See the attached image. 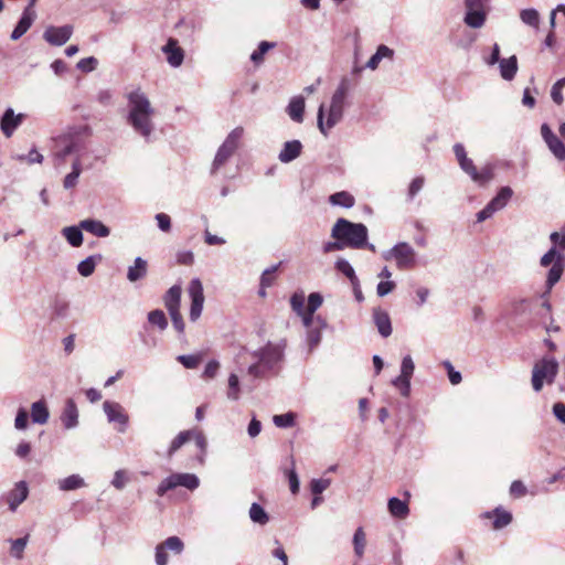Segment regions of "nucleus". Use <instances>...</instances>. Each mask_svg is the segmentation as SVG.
Listing matches in <instances>:
<instances>
[{
	"instance_id": "obj_1",
	"label": "nucleus",
	"mask_w": 565,
	"mask_h": 565,
	"mask_svg": "<svg viewBox=\"0 0 565 565\" xmlns=\"http://www.w3.org/2000/svg\"><path fill=\"white\" fill-rule=\"evenodd\" d=\"M127 97V122L132 127L135 132L140 135L147 141L154 130L152 117L154 109L147 95L137 87L126 94Z\"/></svg>"
},
{
	"instance_id": "obj_2",
	"label": "nucleus",
	"mask_w": 565,
	"mask_h": 565,
	"mask_svg": "<svg viewBox=\"0 0 565 565\" xmlns=\"http://www.w3.org/2000/svg\"><path fill=\"white\" fill-rule=\"evenodd\" d=\"M550 241L552 247L540 259L542 267L551 266L546 276L547 290L542 295L543 298H546L552 288L561 280L565 269V255L562 253L565 250V227L562 228V232H552Z\"/></svg>"
},
{
	"instance_id": "obj_3",
	"label": "nucleus",
	"mask_w": 565,
	"mask_h": 565,
	"mask_svg": "<svg viewBox=\"0 0 565 565\" xmlns=\"http://www.w3.org/2000/svg\"><path fill=\"white\" fill-rule=\"evenodd\" d=\"M90 131L87 126L72 127L64 134L52 139V156L54 166L65 161L66 157L78 153L86 148V138Z\"/></svg>"
},
{
	"instance_id": "obj_4",
	"label": "nucleus",
	"mask_w": 565,
	"mask_h": 565,
	"mask_svg": "<svg viewBox=\"0 0 565 565\" xmlns=\"http://www.w3.org/2000/svg\"><path fill=\"white\" fill-rule=\"evenodd\" d=\"M285 347V341L279 343L268 342L260 350L253 352V358L257 359V362L248 366V375L258 379L264 376L265 371H271L278 366L284 360Z\"/></svg>"
},
{
	"instance_id": "obj_5",
	"label": "nucleus",
	"mask_w": 565,
	"mask_h": 565,
	"mask_svg": "<svg viewBox=\"0 0 565 565\" xmlns=\"http://www.w3.org/2000/svg\"><path fill=\"white\" fill-rule=\"evenodd\" d=\"M367 235V227L364 224L353 223L345 218H339L331 230V236L334 239H341L345 247L355 249L366 245Z\"/></svg>"
},
{
	"instance_id": "obj_6",
	"label": "nucleus",
	"mask_w": 565,
	"mask_h": 565,
	"mask_svg": "<svg viewBox=\"0 0 565 565\" xmlns=\"http://www.w3.org/2000/svg\"><path fill=\"white\" fill-rule=\"evenodd\" d=\"M347 99L348 97L341 96L337 93H333L330 100V106L327 111V119L324 120L326 116V106L324 104H321L318 108L317 114V122L318 128L324 136H328V132L330 129H332L335 125H338L344 114V109L347 106Z\"/></svg>"
},
{
	"instance_id": "obj_7",
	"label": "nucleus",
	"mask_w": 565,
	"mask_h": 565,
	"mask_svg": "<svg viewBox=\"0 0 565 565\" xmlns=\"http://www.w3.org/2000/svg\"><path fill=\"white\" fill-rule=\"evenodd\" d=\"M243 135V127H236L227 135V137L216 151L215 158L211 167L212 174H215L222 167H224L226 162L230 160V158L235 153L239 146V141Z\"/></svg>"
},
{
	"instance_id": "obj_8",
	"label": "nucleus",
	"mask_w": 565,
	"mask_h": 565,
	"mask_svg": "<svg viewBox=\"0 0 565 565\" xmlns=\"http://www.w3.org/2000/svg\"><path fill=\"white\" fill-rule=\"evenodd\" d=\"M558 372V363L553 358H543L537 361L532 370V387L535 392H540L544 383L552 384Z\"/></svg>"
},
{
	"instance_id": "obj_9",
	"label": "nucleus",
	"mask_w": 565,
	"mask_h": 565,
	"mask_svg": "<svg viewBox=\"0 0 565 565\" xmlns=\"http://www.w3.org/2000/svg\"><path fill=\"white\" fill-rule=\"evenodd\" d=\"M382 257L385 260H395L396 267L401 270L412 269L416 266V252L406 242H399L392 248L384 250Z\"/></svg>"
},
{
	"instance_id": "obj_10",
	"label": "nucleus",
	"mask_w": 565,
	"mask_h": 565,
	"mask_svg": "<svg viewBox=\"0 0 565 565\" xmlns=\"http://www.w3.org/2000/svg\"><path fill=\"white\" fill-rule=\"evenodd\" d=\"M200 486V479L194 473H172L164 478L157 488V494L163 497L169 490L184 487L191 491Z\"/></svg>"
},
{
	"instance_id": "obj_11",
	"label": "nucleus",
	"mask_w": 565,
	"mask_h": 565,
	"mask_svg": "<svg viewBox=\"0 0 565 565\" xmlns=\"http://www.w3.org/2000/svg\"><path fill=\"white\" fill-rule=\"evenodd\" d=\"M103 411L107 417L108 423L116 425V430L118 433H126L129 423V415L119 403L114 401H105L103 403Z\"/></svg>"
},
{
	"instance_id": "obj_12",
	"label": "nucleus",
	"mask_w": 565,
	"mask_h": 565,
	"mask_svg": "<svg viewBox=\"0 0 565 565\" xmlns=\"http://www.w3.org/2000/svg\"><path fill=\"white\" fill-rule=\"evenodd\" d=\"M188 292L191 298L189 316L190 320L194 322L201 317L204 303L203 285L199 278H194L190 281Z\"/></svg>"
},
{
	"instance_id": "obj_13",
	"label": "nucleus",
	"mask_w": 565,
	"mask_h": 565,
	"mask_svg": "<svg viewBox=\"0 0 565 565\" xmlns=\"http://www.w3.org/2000/svg\"><path fill=\"white\" fill-rule=\"evenodd\" d=\"M459 167L471 178L473 182L479 185H484L493 179V168L491 164H486L478 170L473 164V161L470 158H467L459 163Z\"/></svg>"
},
{
	"instance_id": "obj_14",
	"label": "nucleus",
	"mask_w": 565,
	"mask_h": 565,
	"mask_svg": "<svg viewBox=\"0 0 565 565\" xmlns=\"http://www.w3.org/2000/svg\"><path fill=\"white\" fill-rule=\"evenodd\" d=\"M74 31L73 25L65 24L62 26H47L43 33V39L54 46H62L72 36Z\"/></svg>"
},
{
	"instance_id": "obj_15",
	"label": "nucleus",
	"mask_w": 565,
	"mask_h": 565,
	"mask_svg": "<svg viewBox=\"0 0 565 565\" xmlns=\"http://www.w3.org/2000/svg\"><path fill=\"white\" fill-rule=\"evenodd\" d=\"M541 135L554 157L559 160H565V146L563 141L552 131L547 124L541 126Z\"/></svg>"
},
{
	"instance_id": "obj_16",
	"label": "nucleus",
	"mask_w": 565,
	"mask_h": 565,
	"mask_svg": "<svg viewBox=\"0 0 565 565\" xmlns=\"http://www.w3.org/2000/svg\"><path fill=\"white\" fill-rule=\"evenodd\" d=\"M24 118V114H15L11 107L7 108L0 120V129L2 134L8 138L11 137L17 128L23 122Z\"/></svg>"
},
{
	"instance_id": "obj_17",
	"label": "nucleus",
	"mask_w": 565,
	"mask_h": 565,
	"mask_svg": "<svg viewBox=\"0 0 565 565\" xmlns=\"http://www.w3.org/2000/svg\"><path fill=\"white\" fill-rule=\"evenodd\" d=\"M78 409L73 398H67L60 419L65 429H74L78 426Z\"/></svg>"
},
{
	"instance_id": "obj_18",
	"label": "nucleus",
	"mask_w": 565,
	"mask_h": 565,
	"mask_svg": "<svg viewBox=\"0 0 565 565\" xmlns=\"http://www.w3.org/2000/svg\"><path fill=\"white\" fill-rule=\"evenodd\" d=\"M35 18L36 13L34 10L24 9L20 20L11 33V40L17 41L22 38L33 24Z\"/></svg>"
},
{
	"instance_id": "obj_19",
	"label": "nucleus",
	"mask_w": 565,
	"mask_h": 565,
	"mask_svg": "<svg viewBox=\"0 0 565 565\" xmlns=\"http://www.w3.org/2000/svg\"><path fill=\"white\" fill-rule=\"evenodd\" d=\"M29 489L26 482L20 481L7 495L9 509L14 512L17 508L28 498Z\"/></svg>"
},
{
	"instance_id": "obj_20",
	"label": "nucleus",
	"mask_w": 565,
	"mask_h": 565,
	"mask_svg": "<svg viewBox=\"0 0 565 565\" xmlns=\"http://www.w3.org/2000/svg\"><path fill=\"white\" fill-rule=\"evenodd\" d=\"M70 316V302L63 297H55L50 308L51 321H63Z\"/></svg>"
},
{
	"instance_id": "obj_21",
	"label": "nucleus",
	"mask_w": 565,
	"mask_h": 565,
	"mask_svg": "<svg viewBox=\"0 0 565 565\" xmlns=\"http://www.w3.org/2000/svg\"><path fill=\"white\" fill-rule=\"evenodd\" d=\"M162 51L167 54V61L172 67H179L183 63L184 52L177 45V40L169 39Z\"/></svg>"
},
{
	"instance_id": "obj_22",
	"label": "nucleus",
	"mask_w": 565,
	"mask_h": 565,
	"mask_svg": "<svg viewBox=\"0 0 565 565\" xmlns=\"http://www.w3.org/2000/svg\"><path fill=\"white\" fill-rule=\"evenodd\" d=\"M302 151V143L299 140L286 141L278 154V159L282 163H289L297 159Z\"/></svg>"
},
{
	"instance_id": "obj_23",
	"label": "nucleus",
	"mask_w": 565,
	"mask_h": 565,
	"mask_svg": "<svg viewBox=\"0 0 565 565\" xmlns=\"http://www.w3.org/2000/svg\"><path fill=\"white\" fill-rule=\"evenodd\" d=\"M373 321L377 328L379 333L383 338H387L392 334L391 318L385 310H383L381 308H374L373 309Z\"/></svg>"
},
{
	"instance_id": "obj_24",
	"label": "nucleus",
	"mask_w": 565,
	"mask_h": 565,
	"mask_svg": "<svg viewBox=\"0 0 565 565\" xmlns=\"http://www.w3.org/2000/svg\"><path fill=\"white\" fill-rule=\"evenodd\" d=\"M81 227H83V230L86 231L87 233L99 238H105L110 235V228L99 220H83L81 221Z\"/></svg>"
},
{
	"instance_id": "obj_25",
	"label": "nucleus",
	"mask_w": 565,
	"mask_h": 565,
	"mask_svg": "<svg viewBox=\"0 0 565 565\" xmlns=\"http://www.w3.org/2000/svg\"><path fill=\"white\" fill-rule=\"evenodd\" d=\"M305 106L302 96H295L290 99L286 111L292 121L298 124L303 121Z\"/></svg>"
},
{
	"instance_id": "obj_26",
	"label": "nucleus",
	"mask_w": 565,
	"mask_h": 565,
	"mask_svg": "<svg viewBox=\"0 0 565 565\" xmlns=\"http://www.w3.org/2000/svg\"><path fill=\"white\" fill-rule=\"evenodd\" d=\"M512 195L513 191L510 186H502L497 195L486 206L494 214L508 204Z\"/></svg>"
},
{
	"instance_id": "obj_27",
	"label": "nucleus",
	"mask_w": 565,
	"mask_h": 565,
	"mask_svg": "<svg viewBox=\"0 0 565 565\" xmlns=\"http://www.w3.org/2000/svg\"><path fill=\"white\" fill-rule=\"evenodd\" d=\"M393 57L394 50H392L385 44H381L377 46L376 52L370 57L364 67L375 71L379 67L382 60H393Z\"/></svg>"
},
{
	"instance_id": "obj_28",
	"label": "nucleus",
	"mask_w": 565,
	"mask_h": 565,
	"mask_svg": "<svg viewBox=\"0 0 565 565\" xmlns=\"http://www.w3.org/2000/svg\"><path fill=\"white\" fill-rule=\"evenodd\" d=\"M181 294L182 289L179 285L172 286L166 292L163 300L169 313L180 311Z\"/></svg>"
},
{
	"instance_id": "obj_29",
	"label": "nucleus",
	"mask_w": 565,
	"mask_h": 565,
	"mask_svg": "<svg viewBox=\"0 0 565 565\" xmlns=\"http://www.w3.org/2000/svg\"><path fill=\"white\" fill-rule=\"evenodd\" d=\"M147 262L141 257H136L131 266L128 267L127 279L130 282H136L147 275Z\"/></svg>"
},
{
	"instance_id": "obj_30",
	"label": "nucleus",
	"mask_w": 565,
	"mask_h": 565,
	"mask_svg": "<svg viewBox=\"0 0 565 565\" xmlns=\"http://www.w3.org/2000/svg\"><path fill=\"white\" fill-rule=\"evenodd\" d=\"M83 227H81V222L78 225L66 226L62 230L63 237L67 241V243L73 247H79L83 244Z\"/></svg>"
},
{
	"instance_id": "obj_31",
	"label": "nucleus",
	"mask_w": 565,
	"mask_h": 565,
	"mask_svg": "<svg viewBox=\"0 0 565 565\" xmlns=\"http://www.w3.org/2000/svg\"><path fill=\"white\" fill-rule=\"evenodd\" d=\"M487 10H466L463 22L471 29H480L487 20Z\"/></svg>"
},
{
	"instance_id": "obj_32",
	"label": "nucleus",
	"mask_w": 565,
	"mask_h": 565,
	"mask_svg": "<svg viewBox=\"0 0 565 565\" xmlns=\"http://www.w3.org/2000/svg\"><path fill=\"white\" fill-rule=\"evenodd\" d=\"M494 516L493 521V529L494 530H501L505 526H508L512 522V514L502 508H495L492 512H486L484 518H492Z\"/></svg>"
},
{
	"instance_id": "obj_33",
	"label": "nucleus",
	"mask_w": 565,
	"mask_h": 565,
	"mask_svg": "<svg viewBox=\"0 0 565 565\" xmlns=\"http://www.w3.org/2000/svg\"><path fill=\"white\" fill-rule=\"evenodd\" d=\"M50 417L46 403L41 399L31 405V418L34 424H46Z\"/></svg>"
},
{
	"instance_id": "obj_34",
	"label": "nucleus",
	"mask_w": 565,
	"mask_h": 565,
	"mask_svg": "<svg viewBox=\"0 0 565 565\" xmlns=\"http://www.w3.org/2000/svg\"><path fill=\"white\" fill-rule=\"evenodd\" d=\"M501 77L505 81H512L518 72V60L515 55L509 58H502L499 62Z\"/></svg>"
},
{
	"instance_id": "obj_35",
	"label": "nucleus",
	"mask_w": 565,
	"mask_h": 565,
	"mask_svg": "<svg viewBox=\"0 0 565 565\" xmlns=\"http://www.w3.org/2000/svg\"><path fill=\"white\" fill-rule=\"evenodd\" d=\"M354 555L361 559L364 556L366 547V534L362 526H359L352 537Z\"/></svg>"
},
{
	"instance_id": "obj_36",
	"label": "nucleus",
	"mask_w": 565,
	"mask_h": 565,
	"mask_svg": "<svg viewBox=\"0 0 565 565\" xmlns=\"http://www.w3.org/2000/svg\"><path fill=\"white\" fill-rule=\"evenodd\" d=\"M102 259L103 256L100 254H95L79 262V264L77 265V270L79 275H82L83 277H89L94 273L96 265Z\"/></svg>"
},
{
	"instance_id": "obj_37",
	"label": "nucleus",
	"mask_w": 565,
	"mask_h": 565,
	"mask_svg": "<svg viewBox=\"0 0 565 565\" xmlns=\"http://www.w3.org/2000/svg\"><path fill=\"white\" fill-rule=\"evenodd\" d=\"M317 322L319 323V327L310 328L307 333V343L309 345V350L312 351L316 349L319 343L321 342V330L326 328V321L321 319L320 317H317Z\"/></svg>"
},
{
	"instance_id": "obj_38",
	"label": "nucleus",
	"mask_w": 565,
	"mask_h": 565,
	"mask_svg": "<svg viewBox=\"0 0 565 565\" xmlns=\"http://www.w3.org/2000/svg\"><path fill=\"white\" fill-rule=\"evenodd\" d=\"M387 507L390 513L397 519H405L409 513L407 503L395 497L388 500Z\"/></svg>"
},
{
	"instance_id": "obj_39",
	"label": "nucleus",
	"mask_w": 565,
	"mask_h": 565,
	"mask_svg": "<svg viewBox=\"0 0 565 565\" xmlns=\"http://www.w3.org/2000/svg\"><path fill=\"white\" fill-rule=\"evenodd\" d=\"M329 202L332 205L351 209L355 204V199L351 193H349L347 191H340V192H335V193L331 194L329 196Z\"/></svg>"
},
{
	"instance_id": "obj_40",
	"label": "nucleus",
	"mask_w": 565,
	"mask_h": 565,
	"mask_svg": "<svg viewBox=\"0 0 565 565\" xmlns=\"http://www.w3.org/2000/svg\"><path fill=\"white\" fill-rule=\"evenodd\" d=\"M61 491H73L85 487V481L79 475H71L57 481Z\"/></svg>"
},
{
	"instance_id": "obj_41",
	"label": "nucleus",
	"mask_w": 565,
	"mask_h": 565,
	"mask_svg": "<svg viewBox=\"0 0 565 565\" xmlns=\"http://www.w3.org/2000/svg\"><path fill=\"white\" fill-rule=\"evenodd\" d=\"M81 173H82V162H81L79 157H76L72 163V171L68 174H66V177L64 178L63 186L66 190L73 189L77 184Z\"/></svg>"
},
{
	"instance_id": "obj_42",
	"label": "nucleus",
	"mask_w": 565,
	"mask_h": 565,
	"mask_svg": "<svg viewBox=\"0 0 565 565\" xmlns=\"http://www.w3.org/2000/svg\"><path fill=\"white\" fill-rule=\"evenodd\" d=\"M194 430H183L179 433L173 440L171 441L168 449V457H172L175 451H178L184 444L192 439Z\"/></svg>"
},
{
	"instance_id": "obj_43",
	"label": "nucleus",
	"mask_w": 565,
	"mask_h": 565,
	"mask_svg": "<svg viewBox=\"0 0 565 565\" xmlns=\"http://www.w3.org/2000/svg\"><path fill=\"white\" fill-rule=\"evenodd\" d=\"M276 46L275 42L262 41L258 47L250 54V61L255 65H259L264 62V55Z\"/></svg>"
},
{
	"instance_id": "obj_44",
	"label": "nucleus",
	"mask_w": 565,
	"mask_h": 565,
	"mask_svg": "<svg viewBox=\"0 0 565 565\" xmlns=\"http://www.w3.org/2000/svg\"><path fill=\"white\" fill-rule=\"evenodd\" d=\"M249 518L254 523L265 525L269 521V516L267 512L264 510V508L254 502L249 508Z\"/></svg>"
},
{
	"instance_id": "obj_45",
	"label": "nucleus",
	"mask_w": 565,
	"mask_h": 565,
	"mask_svg": "<svg viewBox=\"0 0 565 565\" xmlns=\"http://www.w3.org/2000/svg\"><path fill=\"white\" fill-rule=\"evenodd\" d=\"M425 185V178L423 175H418L414 178L408 188L406 193V201L412 202L416 198V195L424 189Z\"/></svg>"
},
{
	"instance_id": "obj_46",
	"label": "nucleus",
	"mask_w": 565,
	"mask_h": 565,
	"mask_svg": "<svg viewBox=\"0 0 565 565\" xmlns=\"http://www.w3.org/2000/svg\"><path fill=\"white\" fill-rule=\"evenodd\" d=\"M334 267L339 273L343 274L350 280V282H354L355 280L359 279L355 275L353 267L347 259L339 258L335 262Z\"/></svg>"
},
{
	"instance_id": "obj_47",
	"label": "nucleus",
	"mask_w": 565,
	"mask_h": 565,
	"mask_svg": "<svg viewBox=\"0 0 565 565\" xmlns=\"http://www.w3.org/2000/svg\"><path fill=\"white\" fill-rule=\"evenodd\" d=\"M29 536L25 535L24 537H19L17 540H10L11 543V555L17 558L21 559L23 557L24 548L28 544Z\"/></svg>"
},
{
	"instance_id": "obj_48",
	"label": "nucleus",
	"mask_w": 565,
	"mask_h": 565,
	"mask_svg": "<svg viewBox=\"0 0 565 565\" xmlns=\"http://www.w3.org/2000/svg\"><path fill=\"white\" fill-rule=\"evenodd\" d=\"M148 321L157 326L160 330H164L168 327V320L162 310H152L148 313Z\"/></svg>"
},
{
	"instance_id": "obj_49",
	"label": "nucleus",
	"mask_w": 565,
	"mask_h": 565,
	"mask_svg": "<svg viewBox=\"0 0 565 565\" xmlns=\"http://www.w3.org/2000/svg\"><path fill=\"white\" fill-rule=\"evenodd\" d=\"M523 23L537 28L540 23V14L535 9H524L520 13Z\"/></svg>"
},
{
	"instance_id": "obj_50",
	"label": "nucleus",
	"mask_w": 565,
	"mask_h": 565,
	"mask_svg": "<svg viewBox=\"0 0 565 565\" xmlns=\"http://www.w3.org/2000/svg\"><path fill=\"white\" fill-rule=\"evenodd\" d=\"M281 264L282 263L279 262L278 264L273 265V266L266 268L262 273L260 282L259 284L263 285V287H270V286H273L274 281H275V273L279 269Z\"/></svg>"
},
{
	"instance_id": "obj_51",
	"label": "nucleus",
	"mask_w": 565,
	"mask_h": 565,
	"mask_svg": "<svg viewBox=\"0 0 565 565\" xmlns=\"http://www.w3.org/2000/svg\"><path fill=\"white\" fill-rule=\"evenodd\" d=\"M354 82L349 76L341 77L338 87L333 93H337L341 96L349 97L350 93L354 88Z\"/></svg>"
},
{
	"instance_id": "obj_52",
	"label": "nucleus",
	"mask_w": 565,
	"mask_h": 565,
	"mask_svg": "<svg viewBox=\"0 0 565 565\" xmlns=\"http://www.w3.org/2000/svg\"><path fill=\"white\" fill-rule=\"evenodd\" d=\"M15 159L20 162L33 164L42 163L44 158L35 148H32L28 154H17Z\"/></svg>"
},
{
	"instance_id": "obj_53",
	"label": "nucleus",
	"mask_w": 565,
	"mask_h": 565,
	"mask_svg": "<svg viewBox=\"0 0 565 565\" xmlns=\"http://www.w3.org/2000/svg\"><path fill=\"white\" fill-rule=\"evenodd\" d=\"M331 484V479L319 478L312 479L310 481V491L313 495H320L323 491H326Z\"/></svg>"
},
{
	"instance_id": "obj_54",
	"label": "nucleus",
	"mask_w": 565,
	"mask_h": 565,
	"mask_svg": "<svg viewBox=\"0 0 565 565\" xmlns=\"http://www.w3.org/2000/svg\"><path fill=\"white\" fill-rule=\"evenodd\" d=\"M227 397L232 401H237L239 398V381L238 376L234 373L228 376Z\"/></svg>"
},
{
	"instance_id": "obj_55",
	"label": "nucleus",
	"mask_w": 565,
	"mask_h": 565,
	"mask_svg": "<svg viewBox=\"0 0 565 565\" xmlns=\"http://www.w3.org/2000/svg\"><path fill=\"white\" fill-rule=\"evenodd\" d=\"M98 60L94 56L82 58L77 62L76 67L83 73H90L96 70Z\"/></svg>"
},
{
	"instance_id": "obj_56",
	"label": "nucleus",
	"mask_w": 565,
	"mask_h": 565,
	"mask_svg": "<svg viewBox=\"0 0 565 565\" xmlns=\"http://www.w3.org/2000/svg\"><path fill=\"white\" fill-rule=\"evenodd\" d=\"M273 422L277 427H280V428L291 427L295 424V414L286 413V414H281V415H275L273 417Z\"/></svg>"
},
{
	"instance_id": "obj_57",
	"label": "nucleus",
	"mask_w": 565,
	"mask_h": 565,
	"mask_svg": "<svg viewBox=\"0 0 565 565\" xmlns=\"http://www.w3.org/2000/svg\"><path fill=\"white\" fill-rule=\"evenodd\" d=\"M392 384L399 390L401 394L407 397L411 393V379L398 375L392 381Z\"/></svg>"
},
{
	"instance_id": "obj_58",
	"label": "nucleus",
	"mask_w": 565,
	"mask_h": 565,
	"mask_svg": "<svg viewBox=\"0 0 565 565\" xmlns=\"http://www.w3.org/2000/svg\"><path fill=\"white\" fill-rule=\"evenodd\" d=\"M162 546H164L166 550H170L174 552L175 554L182 553L184 548V544L178 536H170L166 541H163Z\"/></svg>"
},
{
	"instance_id": "obj_59",
	"label": "nucleus",
	"mask_w": 565,
	"mask_h": 565,
	"mask_svg": "<svg viewBox=\"0 0 565 565\" xmlns=\"http://www.w3.org/2000/svg\"><path fill=\"white\" fill-rule=\"evenodd\" d=\"M177 360L186 369H196L200 364L201 356L195 354L179 355Z\"/></svg>"
},
{
	"instance_id": "obj_60",
	"label": "nucleus",
	"mask_w": 565,
	"mask_h": 565,
	"mask_svg": "<svg viewBox=\"0 0 565 565\" xmlns=\"http://www.w3.org/2000/svg\"><path fill=\"white\" fill-rule=\"evenodd\" d=\"M414 370H415V364H414L412 356L405 355L402 360L399 375L412 379Z\"/></svg>"
},
{
	"instance_id": "obj_61",
	"label": "nucleus",
	"mask_w": 565,
	"mask_h": 565,
	"mask_svg": "<svg viewBox=\"0 0 565 565\" xmlns=\"http://www.w3.org/2000/svg\"><path fill=\"white\" fill-rule=\"evenodd\" d=\"M128 481H129V478L127 476V472L125 470H117L111 480V484L116 489L121 490L126 487Z\"/></svg>"
},
{
	"instance_id": "obj_62",
	"label": "nucleus",
	"mask_w": 565,
	"mask_h": 565,
	"mask_svg": "<svg viewBox=\"0 0 565 565\" xmlns=\"http://www.w3.org/2000/svg\"><path fill=\"white\" fill-rule=\"evenodd\" d=\"M443 365L445 366V369L448 372V377H449L450 383L452 385H458L462 380L460 372L456 371L449 361H444Z\"/></svg>"
},
{
	"instance_id": "obj_63",
	"label": "nucleus",
	"mask_w": 565,
	"mask_h": 565,
	"mask_svg": "<svg viewBox=\"0 0 565 565\" xmlns=\"http://www.w3.org/2000/svg\"><path fill=\"white\" fill-rule=\"evenodd\" d=\"M322 296L318 292H311L308 297V303H307V309L306 310H309L311 313H315L316 310L322 305Z\"/></svg>"
},
{
	"instance_id": "obj_64",
	"label": "nucleus",
	"mask_w": 565,
	"mask_h": 565,
	"mask_svg": "<svg viewBox=\"0 0 565 565\" xmlns=\"http://www.w3.org/2000/svg\"><path fill=\"white\" fill-rule=\"evenodd\" d=\"M154 218L157 221L158 227L162 232H164V233L170 232V230H171V218H170V216L168 214H166V213H158V214H156Z\"/></svg>"
}]
</instances>
